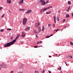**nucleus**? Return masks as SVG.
Wrapping results in <instances>:
<instances>
[{
    "mask_svg": "<svg viewBox=\"0 0 73 73\" xmlns=\"http://www.w3.org/2000/svg\"><path fill=\"white\" fill-rule=\"evenodd\" d=\"M23 2H24L23 0H20L19 1L18 3L19 5H21V4H23Z\"/></svg>",
    "mask_w": 73,
    "mask_h": 73,
    "instance_id": "423d86ee",
    "label": "nucleus"
},
{
    "mask_svg": "<svg viewBox=\"0 0 73 73\" xmlns=\"http://www.w3.org/2000/svg\"><path fill=\"white\" fill-rule=\"evenodd\" d=\"M60 31V29H57L56 30V32H57V31Z\"/></svg>",
    "mask_w": 73,
    "mask_h": 73,
    "instance_id": "e433bc0d",
    "label": "nucleus"
},
{
    "mask_svg": "<svg viewBox=\"0 0 73 73\" xmlns=\"http://www.w3.org/2000/svg\"><path fill=\"white\" fill-rule=\"evenodd\" d=\"M13 38H14L13 36H11L10 38H11V40H13Z\"/></svg>",
    "mask_w": 73,
    "mask_h": 73,
    "instance_id": "b1692460",
    "label": "nucleus"
},
{
    "mask_svg": "<svg viewBox=\"0 0 73 73\" xmlns=\"http://www.w3.org/2000/svg\"><path fill=\"white\" fill-rule=\"evenodd\" d=\"M58 13H60V11H58Z\"/></svg>",
    "mask_w": 73,
    "mask_h": 73,
    "instance_id": "4d7b16f0",
    "label": "nucleus"
},
{
    "mask_svg": "<svg viewBox=\"0 0 73 73\" xmlns=\"http://www.w3.org/2000/svg\"><path fill=\"white\" fill-rule=\"evenodd\" d=\"M68 5H70V4H71V2H70V1H68Z\"/></svg>",
    "mask_w": 73,
    "mask_h": 73,
    "instance_id": "5701e85b",
    "label": "nucleus"
},
{
    "mask_svg": "<svg viewBox=\"0 0 73 73\" xmlns=\"http://www.w3.org/2000/svg\"><path fill=\"white\" fill-rule=\"evenodd\" d=\"M37 21L38 22V23L37 24V25L38 26H40V22L38 21V20H37Z\"/></svg>",
    "mask_w": 73,
    "mask_h": 73,
    "instance_id": "2eb2a0df",
    "label": "nucleus"
},
{
    "mask_svg": "<svg viewBox=\"0 0 73 73\" xmlns=\"http://www.w3.org/2000/svg\"><path fill=\"white\" fill-rule=\"evenodd\" d=\"M66 17H69V15L68 14H66Z\"/></svg>",
    "mask_w": 73,
    "mask_h": 73,
    "instance_id": "412c9836",
    "label": "nucleus"
},
{
    "mask_svg": "<svg viewBox=\"0 0 73 73\" xmlns=\"http://www.w3.org/2000/svg\"><path fill=\"white\" fill-rule=\"evenodd\" d=\"M61 72H62V71H61L60 72V73H61Z\"/></svg>",
    "mask_w": 73,
    "mask_h": 73,
    "instance_id": "13d9d810",
    "label": "nucleus"
},
{
    "mask_svg": "<svg viewBox=\"0 0 73 73\" xmlns=\"http://www.w3.org/2000/svg\"><path fill=\"white\" fill-rule=\"evenodd\" d=\"M56 55H57V54H55V56H56Z\"/></svg>",
    "mask_w": 73,
    "mask_h": 73,
    "instance_id": "e2e57ef3",
    "label": "nucleus"
},
{
    "mask_svg": "<svg viewBox=\"0 0 73 73\" xmlns=\"http://www.w3.org/2000/svg\"><path fill=\"white\" fill-rule=\"evenodd\" d=\"M44 30H45V29L44 28V26H42V31L43 32L44 31Z\"/></svg>",
    "mask_w": 73,
    "mask_h": 73,
    "instance_id": "ddd939ff",
    "label": "nucleus"
},
{
    "mask_svg": "<svg viewBox=\"0 0 73 73\" xmlns=\"http://www.w3.org/2000/svg\"><path fill=\"white\" fill-rule=\"evenodd\" d=\"M41 29L40 28H39V27H38V31L39 32H41Z\"/></svg>",
    "mask_w": 73,
    "mask_h": 73,
    "instance_id": "393cba45",
    "label": "nucleus"
},
{
    "mask_svg": "<svg viewBox=\"0 0 73 73\" xmlns=\"http://www.w3.org/2000/svg\"><path fill=\"white\" fill-rule=\"evenodd\" d=\"M39 2L40 3H41V4L43 6L46 5L45 2V1L44 0H40Z\"/></svg>",
    "mask_w": 73,
    "mask_h": 73,
    "instance_id": "20e7f679",
    "label": "nucleus"
},
{
    "mask_svg": "<svg viewBox=\"0 0 73 73\" xmlns=\"http://www.w3.org/2000/svg\"><path fill=\"white\" fill-rule=\"evenodd\" d=\"M27 22V19L26 18H24L23 21V25H25Z\"/></svg>",
    "mask_w": 73,
    "mask_h": 73,
    "instance_id": "f03ea898",
    "label": "nucleus"
},
{
    "mask_svg": "<svg viewBox=\"0 0 73 73\" xmlns=\"http://www.w3.org/2000/svg\"><path fill=\"white\" fill-rule=\"evenodd\" d=\"M4 31V29H2L0 30V32H3Z\"/></svg>",
    "mask_w": 73,
    "mask_h": 73,
    "instance_id": "cd10ccee",
    "label": "nucleus"
},
{
    "mask_svg": "<svg viewBox=\"0 0 73 73\" xmlns=\"http://www.w3.org/2000/svg\"><path fill=\"white\" fill-rule=\"evenodd\" d=\"M36 36L37 38H38V36L37 35H36Z\"/></svg>",
    "mask_w": 73,
    "mask_h": 73,
    "instance_id": "79ce46f5",
    "label": "nucleus"
},
{
    "mask_svg": "<svg viewBox=\"0 0 73 73\" xmlns=\"http://www.w3.org/2000/svg\"><path fill=\"white\" fill-rule=\"evenodd\" d=\"M18 38H19V37L16 36L15 39L14 40H13L10 42L7 43L5 44L4 45V46L5 47H8V46H9L10 45H12L13 44H15V42L16 41V40H17Z\"/></svg>",
    "mask_w": 73,
    "mask_h": 73,
    "instance_id": "f257e3e1",
    "label": "nucleus"
},
{
    "mask_svg": "<svg viewBox=\"0 0 73 73\" xmlns=\"http://www.w3.org/2000/svg\"><path fill=\"white\" fill-rule=\"evenodd\" d=\"M37 23H35V25H37Z\"/></svg>",
    "mask_w": 73,
    "mask_h": 73,
    "instance_id": "3c124183",
    "label": "nucleus"
},
{
    "mask_svg": "<svg viewBox=\"0 0 73 73\" xmlns=\"http://www.w3.org/2000/svg\"><path fill=\"white\" fill-rule=\"evenodd\" d=\"M4 14H3L1 17V18H3L4 17Z\"/></svg>",
    "mask_w": 73,
    "mask_h": 73,
    "instance_id": "c85d7f7f",
    "label": "nucleus"
},
{
    "mask_svg": "<svg viewBox=\"0 0 73 73\" xmlns=\"http://www.w3.org/2000/svg\"><path fill=\"white\" fill-rule=\"evenodd\" d=\"M48 73H51V71H48Z\"/></svg>",
    "mask_w": 73,
    "mask_h": 73,
    "instance_id": "ea45409f",
    "label": "nucleus"
},
{
    "mask_svg": "<svg viewBox=\"0 0 73 73\" xmlns=\"http://www.w3.org/2000/svg\"><path fill=\"white\" fill-rule=\"evenodd\" d=\"M60 70H61V67H60Z\"/></svg>",
    "mask_w": 73,
    "mask_h": 73,
    "instance_id": "a18cd8bd",
    "label": "nucleus"
},
{
    "mask_svg": "<svg viewBox=\"0 0 73 73\" xmlns=\"http://www.w3.org/2000/svg\"><path fill=\"white\" fill-rule=\"evenodd\" d=\"M25 34H22L21 35V37H25Z\"/></svg>",
    "mask_w": 73,
    "mask_h": 73,
    "instance_id": "4468645a",
    "label": "nucleus"
},
{
    "mask_svg": "<svg viewBox=\"0 0 73 73\" xmlns=\"http://www.w3.org/2000/svg\"><path fill=\"white\" fill-rule=\"evenodd\" d=\"M69 57H70V58H72L73 57H72V56H69Z\"/></svg>",
    "mask_w": 73,
    "mask_h": 73,
    "instance_id": "c9c22d12",
    "label": "nucleus"
},
{
    "mask_svg": "<svg viewBox=\"0 0 73 73\" xmlns=\"http://www.w3.org/2000/svg\"><path fill=\"white\" fill-rule=\"evenodd\" d=\"M70 6H69L67 9V10H66V11L67 12H69V9H70Z\"/></svg>",
    "mask_w": 73,
    "mask_h": 73,
    "instance_id": "f8f14e48",
    "label": "nucleus"
},
{
    "mask_svg": "<svg viewBox=\"0 0 73 73\" xmlns=\"http://www.w3.org/2000/svg\"><path fill=\"white\" fill-rule=\"evenodd\" d=\"M23 43H24V42H22L21 43V44H23Z\"/></svg>",
    "mask_w": 73,
    "mask_h": 73,
    "instance_id": "8fccbe9b",
    "label": "nucleus"
},
{
    "mask_svg": "<svg viewBox=\"0 0 73 73\" xmlns=\"http://www.w3.org/2000/svg\"><path fill=\"white\" fill-rule=\"evenodd\" d=\"M50 37V36L49 35H48L47 36H46V38H49Z\"/></svg>",
    "mask_w": 73,
    "mask_h": 73,
    "instance_id": "bb28decb",
    "label": "nucleus"
},
{
    "mask_svg": "<svg viewBox=\"0 0 73 73\" xmlns=\"http://www.w3.org/2000/svg\"><path fill=\"white\" fill-rule=\"evenodd\" d=\"M53 35L52 34L51 35H50V36H53Z\"/></svg>",
    "mask_w": 73,
    "mask_h": 73,
    "instance_id": "c03bdc74",
    "label": "nucleus"
},
{
    "mask_svg": "<svg viewBox=\"0 0 73 73\" xmlns=\"http://www.w3.org/2000/svg\"><path fill=\"white\" fill-rule=\"evenodd\" d=\"M22 66H20V67H19L20 68H21V67H22Z\"/></svg>",
    "mask_w": 73,
    "mask_h": 73,
    "instance_id": "603ef678",
    "label": "nucleus"
},
{
    "mask_svg": "<svg viewBox=\"0 0 73 73\" xmlns=\"http://www.w3.org/2000/svg\"><path fill=\"white\" fill-rule=\"evenodd\" d=\"M9 12H11V11L9 10Z\"/></svg>",
    "mask_w": 73,
    "mask_h": 73,
    "instance_id": "6e6d98bb",
    "label": "nucleus"
},
{
    "mask_svg": "<svg viewBox=\"0 0 73 73\" xmlns=\"http://www.w3.org/2000/svg\"><path fill=\"white\" fill-rule=\"evenodd\" d=\"M65 64H66V62H65Z\"/></svg>",
    "mask_w": 73,
    "mask_h": 73,
    "instance_id": "052dcab7",
    "label": "nucleus"
},
{
    "mask_svg": "<svg viewBox=\"0 0 73 73\" xmlns=\"http://www.w3.org/2000/svg\"><path fill=\"white\" fill-rule=\"evenodd\" d=\"M56 19L58 21H60V19H59V18H58V17H57L56 18Z\"/></svg>",
    "mask_w": 73,
    "mask_h": 73,
    "instance_id": "6ab92c4d",
    "label": "nucleus"
},
{
    "mask_svg": "<svg viewBox=\"0 0 73 73\" xmlns=\"http://www.w3.org/2000/svg\"><path fill=\"white\" fill-rule=\"evenodd\" d=\"M59 56H60V55H59Z\"/></svg>",
    "mask_w": 73,
    "mask_h": 73,
    "instance_id": "774afa93",
    "label": "nucleus"
},
{
    "mask_svg": "<svg viewBox=\"0 0 73 73\" xmlns=\"http://www.w3.org/2000/svg\"><path fill=\"white\" fill-rule=\"evenodd\" d=\"M25 34V33H24V32H22V35H24V34Z\"/></svg>",
    "mask_w": 73,
    "mask_h": 73,
    "instance_id": "72a5a7b5",
    "label": "nucleus"
},
{
    "mask_svg": "<svg viewBox=\"0 0 73 73\" xmlns=\"http://www.w3.org/2000/svg\"><path fill=\"white\" fill-rule=\"evenodd\" d=\"M67 58H68V57H67Z\"/></svg>",
    "mask_w": 73,
    "mask_h": 73,
    "instance_id": "338daca9",
    "label": "nucleus"
},
{
    "mask_svg": "<svg viewBox=\"0 0 73 73\" xmlns=\"http://www.w3.org/2000/svg\"><path fill=\"white\" fill-rule=\"evenodd\" d=\"M30 29V27H27V28H26L25 29V31H28V29L29 31V30Z\"/></svg>",
    "mask_w": 73,
    "mask_h": 73,
    "instance_id": "9d476101",
    "label": "nucleus"
},
{
    "mask_svg": "<svg viewBox=\"0 0 73 73\" xmlns=\"http://www.w3.org/2000/svg\"><path fill=\"white\" fill-rule=\"evenodd\" d=\"M44 72H45V70H44L42 71V73H44Z\"/></svg>",
    "mask_w": 73,
    "mask_h": 73,
    "instance_id": "58836bf2",
    "label": "nucleus"
},
{
    "mask_svg": "<svg viewBox=\"0 0 73 73\" xmlns=\"http://www.w3.org/2000/svg\"><path fill=\"white\" fill-rule=\"evenodd\" d=\"M58 69L59 70H60V68H58Z\"/></svg>",
    "mask_w": 73,
    "mask_h": 73,
    "instance_id": "5fc2aeb1",
    "label": "nucleus"
},
{
    "mask_svg": "<svg viewBox=\"0 0 73 73\" xmlns=\"http://www.w3.org/2000/svg\"><path fill=\"white\" fill-rule=\"evenodd\" d=\"M32 12V10H29L27 11L26 13H31V12Z\"/></svg>",
    "mask_w": 73,
    "mask_h": 73,
    "instance_id": "0eeeda50",
    "label": "nucleus"
},
{
    "mask_svg": "<svg viewBox=\"0 0 73 73\" xmlns=\"http://www.w3.org/2000/svg\"><path fill=\"white\" fill-rule=\"evenodd\" d=\"M3 9V7H0V10H1Z\"/></svg>",
    "mask_w": 73,
    "mask_h": 73,
    "instance_id": "2f4dec72",
    "label": "nucleus"
},
{
    "mask_svg": "<svg viewBox=\"0 0 73 73\" xmlns=\"http://www.w3.org/2000/svg\"><path fill=\"white\" fill-rule=\"evenodd\" d=\"M49 0H47L46 1V2H45V3L46 4H48V3H49Z\"/></svg>",
    "mask_w": 73,
    "mask_h": 73,
    "instance_id": "aec40b11",
    "label": "nucleus"
},
{
    "mask_svg": "<svg viewBox=\"0 0 73 73\" xmlns=\"http://www.w3.org/2000/svg\"><path fill=\"white\" fill-rule=\"evenodd\" d=\"M64 28H66V27H65Z\"/></svg>",
    "mask_w": 73,
    "mask_h": 73,
    "instance_id": "0e129e2a",
    "label": "nucleus"
},
{
    "mask_svg": "<svg viewBox=\"0 0 73 73\" xmlns=\"http://www.w3.org/2000/svg\"><path fill=\"white\" fill-rule=\"evenodd\" d=\"M46 10H46V8H43L40 10V13L42 14L44 13V11H46Z\"/></svg>",
    "mask_w": 73,
    "mask_h": 73,
    "instance_id": "7ed1b4c3",
    "label": "nucleus"
},
{
    "mask_svg": "<svg viewBox=\"0 0 73 73\" xmlns=\"http://www.w3.org/2000/svg\"><path fill=\"white\" fill-rule=\"evenodd\" d=\"M70 45H73V42H70Z\"/></svg>",
    "mask_w": 73,
    "mask_h": 73,
    "instance_id": "c756f323",
    "label": "nucleus"
},
{
    "mask_svg": "<svg viewBox=\"0 0 73 73\" xmlns=\"http://www.w3.org/2000/svg\"><path fill=\"white\" fill-rule=\"evenodd\" d=\"M40 43V42H38L37 43V44H39Z\"/></svg>",
    "mask_w": 73,
    "mask_h": 73,
    "instance_id": "de8ad7c7",
    "label": "nucleus"
},
{
    "mask_svg": "<svg viewBox=\"0 0 73 73\" xmlns=\"http://www.w3.org/2000/svg\"><path fill=\"white\" fill-rule=\"evenodd\" d=\"M52 13V11H50L48 12H46V14L47 15H49L50 13Z\"/></svg>",
    "mask_w": 73,
    "mask_h": 73,
    "instance_id": "9b49d317",
    "label": "nucleus"
},
{
    "mask_svg": "<svg viewBox=\"0 0 73 73\" xmlns=\"http://www.w3.org/2000/svg\"><path fill=\"white\" fill-rule=\"evenodd\" d=\"M20 34H17V37H18V38H19V37H20Z\"/></svg>",
    "mask_w": 73,
    "mask_h": 73,
    "instance_id": "4be33fe9",
    "label": "nucleus"
},
{
    "mask_svg": "<svg viewBox=\"0 0 73 73\" xmlns=\"http://www.w3.org/2000/svg\"><path fill=\"white\" fill-rule=\"evenodd\" d=\"M34 33H37V32H36V31L35 30H34Z\"/></svg>",
    "mask_w": 73,
    "mask_h": 73,
    "instance_id": "a878e982",
    "label": "nucleus"
},
{
    "mask_svg": "<svg viewBox=\"0 0 73 73\" xmlns=\"http://www.w3.org/2000/svg\"><path fill=\"white\" fill-rule=\"evenodd\" d=\"M42 46L41 45L39 46V47H42Z\"/></svg>",
    "mask_w": 73,
    "mask_h": 73,
    "instance_id": "09e8293b",
    "label": "nucleus"
},
{
    "mask_svg": "<svg viewBox=\"0 0 73 73\" xmlns=\"http://www.w3.org/2000/svg\"><path fill=\"white\" fill-rule=\"evenodd\" d=\"M0 66L4 68H7V64L4 63L2 64Z\"/></svg>",
    "mask_w": 73,
    "mask_h": 73,
    "instance_id": "39448f33",
    "label": "nucleus"
},
{
    "mask_svg": "<svg viewBox=\"0 0 73 73\" xmlns=\"http://www.w3.org/2000/svg\"><path fill=\"white\" fill-rule=\"evenodd\" d=\"M54 23H56V17L54 16Z\"/></svg>",
    "mask_w": 73,
    "mask_h": 73,
    "instance_id": "dca6fc26",
    "label": "nucleus"
},
{
    "mask_svg": "<svg viewBox=\"0 0 73 73\" xmlns=\"http://www.w3.org/2000/svg\"><path fill=\"white\" fill-rule=\"evenodd\" d=\"M19 11H25V9H19Z\"/></svg>",
    "mask_w": 73,
    "mask_h": 73,
    "instance_id": "f3484780",
    "label": "nucleus"
},
{
    "mask_svg": "<svg viewBox=\"0 0 73 73\" xmlns=\"http://www.w3.org/2000/svg\"><path fill=\"white\" fill-rule=\"evenodd\" d=\"M65 19H63V22H65Z\"/></svg>",
    "mask_w": 73,
    "mask_h": 73,
    "instance_id": "f704fd0d",
    "label": "nucleus"
},
{
    "mask_svg": "<svg viewBox=\"0 0 73 73\" xmlns=\"http://www.w3.org/2000/svg\"><path fill=\"white\" fill-rule=\"evenodd\" d=\"M37 47H38L37 46H34V48H37Z\"/></svg>",
    "mask_w": 73,
    "mask_h": 73,
    "instance_id": "473e14b6",
    "label": "nucleus"
},
{
    "mask_svg": "<svg viewBox=\"0 0 73 73\" xmlns=\"http://www.w3.org/2000/svg\"><path fill=\"white\" fill-rule=\"evenodd\" d=\"M46 8V9L47 10H48V9H49V8H52V6H49V7Z\"/></svg>",
    "mask_w": 73,
    "mask_h": 73,
    "instance_id": "1a4fd4ad",
    "label": "nucleus"
},
{
    "mask_svg": "<svg viewBox=\"0 0 73 73\" xmlns=\"http://www.w3.org/2000/svg\"><path fill=\"white\" fill-rule=\"evenodd\" d=\"M7 30L8 31H11V30H12V29H7Z\"/></svg>",
    "mask_w": 73,
    "mask_h": 73,
    "instance_id": "7c9ffc66",
    "label": "nucleus"
},
{
    "mask_svg": "<svg viewBox=\"0 0 73 73\" xmlns=\"http://www.w3.org/2000/svg\"><path fill=\"white\" fill-rule=\"evenodd\" d=\"M49 57H52V56H49Z\"/></svg>",
    "mask_w": 73,
    "mask_h": 73,
    "instance_id": "864d4df0",
    "label": "nucleus"
},
{
    "mask_svg": "<svg viewBox=\"0 0 73 73\" xmlns=\"http://www.w3.org/2000/svg\"><path fill=\"white\" fill-rule=\"evenodd\" d=\"M66 65L67 66V65H67V64H66Z\"/></svg>",
    "mask_w": 73,
    "mask_h": 73,
    "instance_id": "bf43d9fd",
    "label": "nucleus"
},
{
    "mask_svg": "<svg viewBox=\"0 0 73 73\" xmlns=\"http://www.w3.org/2000/svg\"><path fill=\"white\" fill-rule=\"evenodd\" d=\"M39 43H40V44H41V43H42V42H41V41H40V42H39Z\"/></svg>",
    "mask_w": 73,
    "mask_h": 73,
    "instance_id": "49530a36",
    "label": "nucleus"
},
{
    "mask_svg": "<svg viewBox=\"0 0 73 73\" xmlns=\"http://www.w3.org/2000/svg\"><path fill=\"white\" fill-rule=\"evenodd\" d=\"M53 25L54 27H55V25H54V24H53Z\"/></svg>",
    "mask_w": 73,
    "mask_h": 73,
    "instance_id": "4c0bfd02",
    "label": "nucleus"
},
{
    "mask_svg": "<svg viewBox=\"0 0 73 73\" xmlns=\"http://www.w3.org/2000/svg\"><path fill=\"white\" fill-rule=\"evenodd\" d=\"M1 68H0V70H1Z\"/></svg>",
    "mask_w": 73,
    "mask_h": 73,
    "instance_id": "680f3d73",
    "label": "nucleus"
},
{
    "mask_svg": "<svg viewBox=\"0 0 73 73\" xmlns=\"http://www.w3.org/2000/svg\"><path fill=\"white\" fill-rule=\"evenodd\" d=\"M48 28H50L51 27V25L50 24H48Z\"/></svg>",
    "mask_w": 73,
    "mask_h": 73,
    "instance_id": "a211bd4d",
    "label": "nucleus"
},
{
    "mask_svg": "<svg viewBox=\"0 0 73 73\" xmlns=\"http://www.w3.org/2000/svg\"><path fill=\"white\" fill-rule=\"evenodd\" d=\"M56 31V30H54V31Z\"/></svg>",
    "mask_w": 73,
    "mask_h": 73,
    "instance_id": "69168bd1",
    "label": "nucleus"
},
{
    "mask_svg": "<svg viewBox=\"0 0 73 73\" xmlns=\"http://www.w3.org/2000/svg\"><path fill=\"white\" fill-rule=\"evenodd\" d=\"M37 72H38V73H39V72H37V71H35V73H37Z\"/></svg>",
    "mask_w": 73,
    "mask_h": 73,
    "instance_id": "37998d69",
    "label": "nucleus"
},
{
    "mask_svg": "<svg viewBox=\"0 0 73 73\" xmlns=\"http://www.w3.org/2000/svg\"><path fill=\"white\" fill-rule=\"evenodd\" d=\"M7 2L8 4H11V0H7Z\"/></svg>",
    "mask_w": 73,
    "mask_h": 73,
    "instance_id": "6e6552de",
    "label": "nucleus"
},
{
    "mask_svg": "<svg viewBox=\"0 0 73 73\" xmlns=\"http://www.w3.org/2000/svg\"><path fill=\"white\" fill-rule=\"evenodd\" d=\"M39 26H38V25H36V28H38V27Z\"/></svg>",
    "mask_w": 73,
    "mask_h": 73,
    "instance_id": "a19ab883",
    "label": "nucleus"
}]
</instances>
